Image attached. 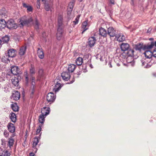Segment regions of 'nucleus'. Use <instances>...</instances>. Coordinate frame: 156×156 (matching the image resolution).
I'll return each instance as SVG.
<instances>
[{"mask_svg": "<svg viewBox=\"0 0 156 156\" xmlns=\"http://www.w3.org/2000/svg\"><path fill=\"white\" fill-rule=\"evenodd\" d=\"M33 20L31 17L26 19H21L19 22V26L23 27L24 26H30L32 24Z\"/></svg>", "mask_w": 156, "mask_h": 156, "instance_id": "f257e3e1", "label": "nucleus"}, {"mask_svg": "<svg viewBox=\"0 0 156 156\" xmlns=\"http://www.w3.org/2000/svg\"><path fill=\"white\" fill-rule=\"evenodd\" d=\"M6 23V26L9 29H16L17 27V24L12 19L9 20Z\"/></svg>", "mask_w": 156, "mask_h": 156, "instance_id": "f03ea898", "label": "nucleus"}, {"mask_svg": "<svg viewBox=\"0 0 156 156\" xmlns=\"http://www.w3.org/2000/svg\"><path fill=\"white\" fill-rule=\"evenodd\" d=\"M107 33L108 35L111 38L112 37H115L117 35L116 34V30L112 27H109L108 29Z\"/></svg>", "mask_w": 156, "mask_h": 156, "instance_id": "7ed1b4c3", "label": "nucleus"}, {"mask_svg": "<svg viewBox=\"0 0 156 156\" xmlns=\"http://www.w3.org/2000/svg\"><path fill=\"white\" fill-rule=\"evenodd\" d=\"M20 69L17 66H12L11 67V73L14 75H17L20 73Z\"/></svg>", "mask_w": 156, "mask_h": 156, "instance_id": "20e7f679", "label": "nucleus"}, {"mask_svg": "<svg viewBox=\"0 0 156 156\" xmlns=\"http://www.w3.org/2000/svg\"><path fill=\"white\" fill-rule=\"evenodd\" d=\"M154 46V42L152 41L150 43H148L147 45H144L143 46L144 50H148L150 51L153 48Z\"/></svg>", "mask_w": 156, "mask_h": 156, "instance_id": "39448f33", "label": "nucleus"}, {"mask_svg": "<svg viewBox=\"0 0 156 156\" xmlns=\"http://www.w3.org/2000/svg\"><path fill=\"white\" fill-rule=\"evenodd\" d=\"M55 99L54 94L52 93H50L48 94L47 100L48 102H53Z\"/></svg>", "mask_w": 156, "mask_h": 156, "instance_id": "423d86ee", "label": "nucleus"}, {"mask_svg": "<svg viewBox=\"0 0 156 156\" xmlns=\"http://www.w3.org/2000/svg\"><path fill=\"white\" fill-rule=\"evenodd\" d=\"M62 27H58L57 29V33L56 34V37L58 40H60L62 37L63 32Z\"/></svg>", "mask_w": 156, "mask_h": 156, "instance_id": "0eeeda50", "label": "nucleus"}, {"mask_svg": "<svg viewBox=\"0 0 156 156\" xmlns=\"http://www.w3.org/2000/svg\"><path fill=\"white\" fill-rule=\"evenodd\" d=\"M61 76L63 79L66 81L69 80L70 77V73L68 72H64L62 73Z\"/></svg>", "mask_w": 156, "mask_h": 156, "instance_id": "6e6552de", "label": "nucleus"}, {"mask_svg": "<svg viewBox=\"0 0 156 156\" xmlns=\"http://www.w3.org/2000/svg\"><path fill=\"white\" fill-rule=\"evenodd\" d=\"M120 47L121 51H127L129 49L130 46L128 43H122L121 44Z\"/></svg>", "mask_w": 156, "mask_h": 156, "instance_id": "1a4fd4ad", "label": "nucleus"}, {"mask_svg": "<svg viewBox=\"0 0 156 156\" xmlns=\"http://www.w3.org/2000/svg\"><path fill=\"white\" fill-rule=\"evenodd\" d=\"M96 38L94 37H90L88 39V43L90 47H91L93 46L96 42Z\"/></svg>", "mask_w": 156, "mask_h": 156, "instance_id": "9d476101", "label": "nucleus"}, {"mask_svg": "<svg viewBox=\"0 0 156 156\" xmlns=\"http://www.w3.org/2000/svg\"><path fill=\"white\" fill-rule=\"evenodd\" d=\"M50 112V108H49L44 107L41 109V114L46 116L49 114Z\"/></svg>", "mask_w": 156, "mask_h": 156, "instance_id": "9b49d317", "label": "nucleus"}, {"mask_svg": "<svg viewBox=\"0 0 156 156\" xmlns=\"http://www.w3.org/2000/svg\"><path fill=\"white\" fill-rule=\"evenodd\" d=\"M16 136L14 133L12 134L9 139L8 145L10 147L12 146L14 143V140L13 137Z\"/></svg>", "mask_w": 156, "mask_h": 156, "instance_id": "f8f14e48", "label": "nucleus"}, {"mask_svg": "<svg viewBox=\"0 0 156 156\" xmlns=\"http://www.w3.org/2000/svg\"><path fill=\"white\" fill-rule=\"evenodd\" d=\"M27 48V47L26 46H23L20 48L19 51V55L20 56H23L25 55Z\"/></svg>", "mask_w": 156, "mask_h": 156, "instance_id": "ddd939ff", "label": "nucleus"}, {"mask_svg": "<svg viewBox=\"0 0 156 156\" xmlns=\"http://www.w3.org/2000/svg\"><path fill=\"white\" fill-rule=\"evenodd\" d=\"M37 54L40 58L43 59L44 58V53L43 49L38 48L37 50Z\"/></svg>", "mask_w": 156, "mask_h": 156, "instance_id": "4468645a", "label": "nucleus"}, {"mask_svg": "<svg viewBox=\"0 0 156 156\" xmlns=\"http://www.w3.org/2000/svg\"><path fill=\"white\" fill-rule=\"evenodd\" d=\"M7 127L8 130L9 132L12 133H14L15 130V127L14 125L11 123L9 122L8 123Z\"/></svg>", "mask_w": 156, "mask_h": 156, "instance_id": "2eb2a0df", "label": "nucleus"}, {"mask_svg": "<svg viewBox=\"0 0 156 156\" xmlns=\"http://www.w3.org/2000/svg\"><path fill=\"white\" fill-rule=\"evenodd\" d=\"M115 38L117 39V41L119 42H122L125 40V37L122 34H117Z\"/></svg>", "mask_w": 156, "mask_h": 156, "instance_id": "dca6fc26", "label": "nucleus"}, {"mask_svg": "<svg viewBox=\"0 0 156 156\" xmlns=\"http://www.w3.org/2000/svg\"><path fill=\"white\" fill-rule=\"evenodd\" d=\"M20 96L19 92L16 90L13 91L12 96L14 100L17 101L19 100L20 99Z\"/></svg>", "mask_w": 156, "mask_h": 156, "instance_id": "f3484780", "label": "nucleus"}, {"mask_svg": "<svg viewBox=\"0 0 156 156\" xmlns=\"http://www.w3.org/2000/svg\"><path fill=\"white\" fill-rule=\"evenodd\" d=\"M99 34L104 37H106L108 35V33L106 30L102 27L99 29Z\"/></svg>", "mask_w": 156, "mask_h": 156, "instance_id": "a211bd4d", "label": "nucleus"}, {"mask_svg": "<svg viewBox=\"0 0 156 156\" xmlns=\"http://www.w3.org/2000/svg\"><path fill=\"white\" fill-rule=\"evenodd\" d=\"M9 57L12 58L16 56V53L15 50L13 49H10L9 50L8 52Z\"/></svg>", "mask_w": 156, "mask_h": 156, "instance_id": "6ab92c4d", "label": "nucleus"}, {"mask_svg": "<svg viewBox=\"0 0 156 156\" xmlns=\"http://www.w3.org/2000/svg\"><path fill=\"white\" fill-rule=\"evenodd\" d=\"M60 81L59 82L58 81L57 82L56 84L54 87L53 90H54L55 92H56L58 91L62 87V85L60 83Z\"/></svg>", "mask_w": 156, "mask_h": 156, "instance_id": "aec40b11", "label": "nucleus"}, {"mask_svg": "<svg viewBox=\"0 0 156 156\" xmlns=\"http://www.w3.org/2000/svg\"><path fill=\"white\" fill-rule=\"evenodd\" d=\"M76 66L73 64H71L68 66V71L69 73H73L76 68Z\"/></svg>", "mask_w": 156, "mask_h": 156, "instance_id": "412c9836", "label": "nucleus"}, {"mask_svg": "<svg viewBox=\"0 0 156 156\" xmlns=\"http://www.w3.org/2000/svg\"><path fill=\"white\" fill-rule=\"evenodd\" d=\"M9 117L12 122L15 123L16 122V116L15 113L11 112L9 115Z\"/></svg>", "mask_w": 156, "mask_h": 156, "instance_id": "4be33fe9", "label": "nucleus"}, {"mask_svg": "<svg viewBox=\"0 0 156 156\" xmlns=\"http://www.w3.org/2000/svg\"><path fill=\"white\" fill-rule=\"evenodd\" d=\"M35 82H32L31 85L30 87V91L31 92L30 96L33 97L35 91Z\"/></svg>", "mask_w": 156, "mask_h": 156, "instance_id": "5701e85b", "label": "nucleus"}, {"mask_svg": "<svg viewBox=\"0 0 156 156\" xmlns=\"http://www.w3.org/2000/svg\"><path fill=\"white\" fill-rule=\"evenodd\" d=\"M143 46L142 44L139 43L135 45L134 48L136 50L141 51L142 49L143 50Z\"/></svg>", "mask_w": 156, "mask_h": 156, "instance_id": "b1692460", "label": "nucleus"}, {"mask_svg": "<svg viewBox=\"0 0 156 156\" xmlns=\"http://www.w3.org/2000/svg\"><path fill=\"white\" fill-rule=\"evenodd\" d=\"M87 21V20L85 21L82 23V28L83 30L82 32V34L88 29V27H87L88 25Z\"/></svg>", "mask_w": 156, "mask_h": 156, "instance_id": "393cba45", "label": "nucleus"}, {"mask_svg": "<svg viewBox=\"0 0 156 156\" xmlns=\"http://www.w3.org/2000/svg\"><path fill=\"white\" fill-rule=\"evenodd\" d=\"M11 81L12 84L14 85L15 86H18L19 81L17 77H14L11 79Z\"/></svg>", "mask_w": 156, "mask_h": 156, "instance_id": "a878e982", "label": "nucleus"}, {"mask_svg": "<svg viewBox=\"0 0 156 156\" xmlns=\"http://www.w3.org/2000/svg\"><path fill=\"white\" fill-rule=\"evenodd\" d=\"M32 24H33L34 28L38 30L39 28L40 23L37 19H35V20L34 22H32Z\"/></svg>", "mask_w": 156, "mask_h": 156, "instance_id": "bb28decb", "label": "nucleus"}, {"mask_svg": "<svg viewBox=\"0 0 156 156\" xmlns=\"http://www.w3.org/2000/svg\"><path fill=\"white\" fill-rule=\"evenodd\" d=\"M46 116L43 115L41 114L39 116L38 121L40 123H41V125H42L45 121V118Z\"/></svg>", "mask_w": 156, "mask_h": 156, "instance_id": "cd10ccee", "label": "nucleus"}, {"mask_svg": "<svg viewBox=\"0 0 156 156\" xmlns=\"http://www.w3.org/2000/svg\"><path fill=\"white\" fill-rule=\"evenodd\" d=\"M6 23L4 20H0V29L4 28L6 26Z\"/></svg>", "mask_w": 156, "mask_h": 156, "instance_id": "c85d7f7f", "label": "nucleus"}, {"mask_svg": "<svg viewBox=\"0 0 156 156\" xmlns=\"http://www.w3.org/2000/svg\"><path fill=\"white\" fill-rule=\"evenodd\" d=\"M23 7L27 8V12H30L32 11L33 8L31 6L28 5L25 3H23Z\"/></svg>", "mask_w": 156, "mask_h": 156, "instance_id": "c756f323", "label": "nucleus"}, {"mask_svg": "<svg viewBox=\"0 0 156 156\" xmlns=\"http://www.w3.org/2000/svg\"><path fill=\"white\" fill-rule=\"evenodd\" d=\"M63 24V18L62 16H59L58 18V27H62V26Z\"/></svg>", "mask_w": 156, "mask_h": 156, "instance_id": "7c9ffc66", "label": "nucleus"}, {"mask_svg": "<svg viewBox=\"0 0 156 156\" xmlns=\"http://www.w3.org/2000/svg\"><path fill=\"white\" fill-rule=\"evenodd\" d=\"M147 50V51L144 53V54L147 58H150L152 57V52L148 50Z\"/></svg>", "mask_w": 156, "mask_h": 156, "instance_id": "2f4dec72", "label": "nucleus"}, {"mask_svg": "<svg viewBox=\"0 0 156 156\" xmlns=\"http://www.w3.org/2000/svg\"><path fill=\"white\" fill-rule=\"evenodd\" d=\"M11 108L15 112H18L19 110V108L17 104L15 103L12 104L11 105Z\"/></svg>", "mask_w": 156, "mask_h": 156, "instance_id": "473e14b6", "label": "nucleus"}, {"mask_svg": "<svg viewBox=\"0 0 156 156\" xmlns=\"http://www.w3.org/2000/svg\"><path fill=\"white\" fill-rule=\"evenodd\" d=\"M76 62L77 65L81 66L83 63V59L82 58L79 57L76 59Z\"/></svg>", "mask_w": 156, "mask_h": 156, "instance_id": "72a5a7b5", "label": "nucleus"}, {"mask_svg": "<svg viewBox=\"0 0 156 156\" xmlns=\"http://www.w3.org/2000/svg\"><path fill=\"white\" fill-rule=\"evenodd\" d=\"M2 40L3 44L8 42L9 41V38L8 36L5 35L2 37Z\"/></svg>", "mask_w": 156, "mask_h": 156, "instance_id": "f704fd0d", "label": "nucleus"}, {"mask_svg": "<svg viewBox=\"0 0 156 156\" xmlns=\"http://www.w3.org/2000/svg\"><path fill=\"white\" fill-rule=\"evenodd\" d=\"M38 142L39 140L38 138L37 137H35L33 141V147L34 148L35 147Z\"/></svg>", "mask_w": 156, "mask_h": 156, "instance_id": "c9c22d12", "label": "nucleus"}, {"mask_svg": "<svg viewBox=\"0 0 156 156\" xmlns=\"http://www.w3.org/2000/svg\"><path fill=\"white\" fill-rule=\"evenodd\" d=\"M127 53V55L128 56L132 57L134 55V51L133 49H129Z\"/></svg>", "mask_w": 156, "mask_h": 156, "instance_id": "e433bc0d", "label": "nucleus"}, {"mask_svg": "<svg viewBox=\"0 0 156 156\" xmlns=\"http://www.w3.org/2000/svg\"><path fill=\"white\" fill-rule=\"evenodd\" d=\"M42 126V125H38V127L37 128V130L36 131V134H39L41 131V127Z\"/></svg>", "mask_w": 156, "mask_h": 156, "instance_id": "4c0bfd02", "label": "nucleus"}, {"mask_svg": "<svg viewBox=\"0 0 156 156\" xmlns=\"http://www.w3.org/2000/svg\"><path fill=\"white\" fill-rule=\"evenodd\" d=\"M30 73L31 75H33L35 74V68L33 66H31L30 70Z\"/></svg>", "mask_w": 156, "mask_h": 156, "instance_id": "58836bf2", "label": "nucleus"}, {"mask_svg": "<svg viewBox=\"0 0 156 156\" xmlns=\"http://www.w3.org/2000/svg\"><path fill=\"white\" fill-rule=\"evenodd\" d=\"M80 17V15H78L76 17L75 20L73 21V23H74L75 25L77 24L79 20V18Z\"/></svg>", "mask_w": 156, "mask_h": 156, "instance_id": "ea45409f", "label": "nucleus"}, {"mask_svg": "<svg viewBox=\"0 0 156 156\" xmlns=\"http://www.w3.org/2000/svg\"><path fill=\"white\" fill-rule=\"evenodd\" d=\"M3 135L5 137L7 138L9 135V133L7 130H5L4 131Z\"/></svg>", "mask_w": 156, "mask_h": 156, "instance_id": "a19ab883", "label": "nucleus"}, {"mask_svg": "<svg viewBox=\"0 0 156 156\" xmlns=\"http://www.w3.org/2000/svg\"><path fill=\"white\" fill-rule=\"evenodd\" d=\"M45 9L47 11H48L50 10L51 8L48 4H45Z\"/></svg>", "mask_w": 156, "mask_h": 156, "instance_id": "79ce46f5", "label": "nucleus"}, {"mask_svg": "<svg viewBox=\"0 0 156 156\" xmlns=\"http://www.w3.org/2000/svg\"><path fill=\"white\" fill-rule=\"evenodd\" d=\"M39 76L41 77L43 74V70L42 69H40L38 71Z\"/></svg>", "mask_w": 156, "mask_h": 156, "instance_id": "37998d69", "label": "nucleus"}, {"mask_svg": "<svg viewBox=\"0 0 156 156\" xmlns=\"http://www.w3.org/2000/svg\"><path fill=\"white\" fill-rule=\"evenodd\" d=\"M74 4V3L72 2H70L69 4V8L71 9V11L72 10V9L73 7Z\"/></svg>", "mask_w": 156, "mask_h": 156, "instance_id": "c03bdc74", "label": "nucleus"}, {"mask_svg": "<svg viewBox=\"0 0 156 156\" xmlns=\"http://www.w3.org/2000/svg\"><path fill=\"white\" fill-rule=\"evenodd\" d=\"M4 156H10V154L8 151H6L4 154Z\"/></svg>", "mask_w": 156, "mask_h": 156, "instance_id": "a18cd8bd", "label": "nucleus"}, {"mask_svg": "<svg viewBox=\"0 0 156 156\" xmlns=\"http://www.w3.org/2000/svg\"><path fill=\"white\" fill-rule=\"evenodd\" d=\"M6 11H4L3 12H1L0 13V15L2 17H5V16H6Z\"/></svg>", "mask_w": 156, "mask_h": 156, "instance_id": "49530a36", "label": "nucleus"}, {"mask_svg": "<svg viewBox=\"0 0 156 156\" xmlns=\"http://www.w3.org/2000/svg\"><path fill=\"white\" fill-rule=\"evenodd\" d=\"M152 53L154 57H156V48L154 50Z\"/></svg>", "mask_w": 156, "mask_h": 156, "instance_id": "de8ad7c7", "label": "nucleus"}, {"mask_svg": "<svg viewBox=\"0 0 156 156\" xmlns=\"http://www.w3.org/2000/svg\"><path fill=\"white\" fill-rule=\"evenodd\" d=\"M147 63H148L147 62V61H146V59H145V61L142 62L143 65H145L146 64V66H147Z\"/></svg>", "mask_w": 156, "mask_h": 156, "instance_id": "09e8293b", "label": "nucleus"}, {"mask_svg": "<svg viewBox=\"0 0 156 156\" xmlns=\"http://www.w3.org/2000/svg\"><path fill=\"white\" fill-rule=\"evenodd\" d=\"M25 80L26 82L27 83H28V78L27 76H26L25 77Z\"/></svg>", "mask_w": 156, "mask_h": 156, "instance_id": "8fccbe9b", "label": "nucleus"}, {"mask_svg": "<svg viewBox=\"0 0 156 156\" xmlns=\"http://www.w3.org/2000/svg\"><path fill=\"white\" fill-rule=\"evenodd\" d=\"M110 0V3L113 4V5H114L115 4V0Z\"/></svg>", "mask_w": 156, "mask_h": 156, "instance_id": "3c124183", "label": "nucleus"}, {"mask_svg": "<svg viewBox=\"0 0 156 156\" xmlns=\"http://www.w3.org/2000/svg\"><path fill=\"white\" fill-rule=\"evenodd\" d=\"M134 0H131V4L133 5H134Z\"/></svg>", "mask_w": 156, "mask_h": 156, "instance_id": "603ef678", "label": "nucleus"}, {"mask_svg": "<svg viewBox=\"0 0 156 156\" xmlns=\"http://www.w3.org/2000/svg\"><path fill=\"white\" fill-rule=\"evenodd\" d=\"M31 79L32 80V82L33 81L34 82H35L34 81H35V78L34 77H33V76H32L31 77Z\"/></svg>", "mask_w": 156, "mask_h": 156, "instance_id": "864d4df0", "label": "nucleus"}, {"mask_svg": "<svg viewBox=\"0 0 156 156\" xmlns=\"http://www.w3.org/2000/svg\"><path fill=\"white\" fill-rule=\"evenodd\" d=\"M35 154L33 153H31L30 154V156H34Z\"/></svg>", "mask_w": 156, "mask_h": 156, "instance_id": "5fc2aeb1", "label": "nucleus"}, {"mask_svg": "<svg viewBox=\"0 0 156 156\" xmlns=\"http://www.w3.org/2000/svg\"><path fill=\"white\" fill-rule=\"evenodd\" d=\"M2 40H1L0 39V46L2 44Z\"/></svg>", "mask_w": 156, "mask_h": 156, "instance_id": "6e6d98bb", "label": "nucleus"}, {"mask_svg": "<svg viewBox=\"0 0 156 156\" xmlns=\"http://www.w3.org/2000/svg\"><path fill=\"white\" fill-rule=\"evenodd\" d=\"M10 62V60L8 58L7 59V61H6L5 62Z\"/></svg>", "mask_w": 156, "mask_h": 156, "instance_id": "4d7b16f0", "label": "nucleus"}, {"mask_svg": "<svg viewBox=\"0 0 156 156\" xmlns=\"http://www.w3.org/2000/svg\"><path fill=\"white\" fill-rule=\"evenodd\" d=\"M154 46L156 47V41L155 42H154Z\"/></svg>", "mask_w": 156, "mask_h": 156, "instance_id": "13d9d810", "label": "nucleus"}, {"mask_svg": "<svg viewBox=\"0 0 156 156\" xmlns=\"http://www.w3.org/2000/svg\"><path fill=\"white\" fill-rule=\"evenodd\" d=\"M154 40V39L153 38H151L149 39V40Z\"/></svg>", "mask_w": 156, "mask_h": 156, "instance_id": "bf43d9fd", "label": "nucleus"}, {"mask_svg": "<svg viewBox=\"0 0 156 156\" xmlns=\"http://www.w3.org/2000/svg\"><path fill=\"white\" fill-rule=\"evenodd\" d=\"M117 65L118 66H120V65H119V63H118V64H117Z\"/></svg>", "mask_w": 156, "mask_h": 156, "instance_id": "052dcab7", "label": "nucleus"}, {"mask_svg": "<svg viewBox=\"0 0 156 156\" xmlns=\"http://www.w3.org/2000/svg\"><path fill=\"white\" fill-rule=\"evenodd\" d=\"M83 0H79V1L80 2H81L83 1Z\"/></svg>", "mask_w": 156, "mask_h": 156, "instance_id": "680f3d73", "label": "nucleus"}, {"mask_svg": "<svg viewBox=\"0 0 156 156\" xmlns=\"http://www.w3.org/2000/svg\"><path fill=\"white\" fill-rule=\"evenodd\" d=\"M110 67H112V65L111 64H110Z\"/></svg>", "mask_w": 156, "mask_h": 156, "instance_id": "e2e57ef3", "label": "nucleus"}, {"mask_svg": "<svg viewBox=\"0 0 156 156\" xmlns=\"http://www.w3.org/2000/svg\"><path fill=\"white\" fill-rule=\"evenodd\" d=\"M5 9H3L2 10H2H3L4 11V10Z\"/></svg>", "mask_w": 156, "mask_h": 156, "instance_id": "0e129e2a", "label": "nucleus"}]
</instances>
